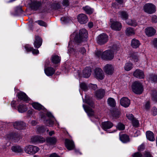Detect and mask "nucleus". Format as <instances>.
Here are the masks:
<instances>
[{"instance_id": "obj_1", "label": "nucleus", "mask_w": 157, "mask_h": 157, "mask_svg": "<svg viewBox=\"0 0 157 157\" xmlns=\"http://www.w3.org/2000/svg\"><path fill=\"white\" fill-rule=\"evenodd\" d=\"M120 49V47L116 44L113 45L110 47V49L108 50L102 52L101 51H97L95 52V55L98 57L106 60H111L114 57V54Z\"/></svg>"}, {"instance_id": "obj_2", "label": "nucleus", "mask_w": 157, "mask_h": 157, "mask_svg": "<svg viewBox=\"0 0 157 157\" xmlns=\"http://www.w3.org/2000/svg\"><path fill=\"white\" fill-rule=\"evenodd\" d=\"M87 32L85 29H81L79 31V34L75 36L74 40L77 43H80L86 40L87 38Z\"/></svg>"}, {"instance_id": "obj_3", "label": "nucleus", "mask_w": 157, "mask_h": 157, "mask_svg": "<svg viewBox=\"0 0 157 157\" xmlns=\"http://www.w3.org/2000/svg\"><path fill=\"white\" fill-rule=\"evenodd\" d=\"M132 91L136 94H140L143 91L142 84L138 81H135L132 83Z\"/></svg>"}, {"instance_id": "obj_4", "label": "nucleus", "mask_w": 157, "mask_h": 157, "mask_svg": "<svg viewBox=\"0 0 157 157\" xmlns=\"http://www.w3.org/2000/svg\"><path fill=\"white\" fill-rule=\"evenodd\" d=\"M144 11L149 14L154 13L156 11V6L151 3H147L143 6Z\"/></svg>"}, {"instance_id": "obj_5", "label": "nucleus", "mask_w": 157, "mask_h": 157, "mask_svg": "<svg viewBox=\"0 0 157 157\" xmlns=\"http://www.w3.org/2000/svg\"><path fill=\"white\" fill-rule=\"evenodd\" d=\"M24 150L27 153L33 155L37 152L39 150V149L36 146L28 145L25 147Z\"/></svg>"}, {"instance_id": "obj_6", "label": "nucleus", "mask_w": 157, "mask_h": 157, "mask_svg": "<svg viewBox=\"0 0 157 157\" xmlns=\"http://www.w3.org/2000/svg\"><path fill=\"white\" fill-rule=\"evenodd\" d=\"M108 40V36L105 33H102L98 36L97 41L98 44L101 45L106 43Z\"/></svg>"}, {"instance_id": "obj_7", "label": "nucleus", "mask_w": 157, "mask_h": 157, "mask_svg": "<svg viewBox=\"0 0 157 157\" xmlns=\"http://www.w3.org/2000/svg\"><path fill=\"white\" fill-rule=\"evenodd\" d=\"M94 76L98 80H101L104 78L105 75L101 68H96L95 70Z\"/></svg>"}, {"instance_id": "obj_8", "label": "nucleus", "mask_w": 157, "mask_h": 157, "mask_svg": "<svg viewBox=\"0 0 157 157\" xmlns=\"http://www.w3.org/2000/svg\"><path fill=\"white\" fill-rule=\"evenodd\" d=\"M103 70L106 74L111 75L113 72L114 68L112 65L107 64L103 68Z\"/></svg>"}, {"instance_id": "obj_9", "label": "nucleus", "mask_w": 157, "mask_h": 157, "mask_svg": "<svg viewBox=\"0 0 157 157\" xmlns=\"http://www.w3.org/2000/svg\"><path fill=\"white\" fill-rule=\"evenodd\" d=\"M133 76L136 78L143 79L145 77L144 71L139 69H136L133 73Z\"/></svg>"}, {"instance_id": "obj_10", "label": "nucleus", "mask_w": 157, "mask_h": 157, "mask_svg": "<svg viewBox=\"0 0 157 157\" xmlns=\"http://www.w3.org/2000/svg\"><path fill=\"white\" fill-rule=\"evenodd\" d=\"M102 128L105 131H106L108 129L111 128L113 125V124L111 122L109 121L103 122L101 124Z\"/></svg>"}, {"instance_id": "obj_11", "label": "nucleus", "mask_w": 157, "mask_h": 157, "mask_svg": "<svg viewBox=\"0 0 157 157\" xmlns=\"http://www.w3.org/2000/svg\"><path fill=\"white\" fill-rule=\"evenodd\" d=\"M31 140L32 143H43L45 139L40 136H34L31 137Z\"/></svg>"}, {"instance_id": "obj_12", "label": "nucleus", "mask_w": 157, "mask_h": 157, "mask_svg": "<svg viewBox=\"0 0 157 157\" xmlns=\"http://www.w3.org/2000/svg\"><path fill=\"white\" fill-rule=\"evenodd\" d=\"M65 143V146L67 149L71 150L74 149L75 146L73 140L66 139Z\"/></svg>"}, {"instance_id": "obj_13", "label": "nucleus", "mask_w": 157, "mask_h": 157, "mask_svg": "<svg viewBox=\"0 0 157 157\" xmlns=\"http://www.w3.org/2000/svg\"><path fill=\"white\" fill-rule=\"evenodd\" d=\"M78 22L81 24H85L88 21L87 16L84 14H81L78 15Z\"/></svg>"}, {"instance_id": "obj_14", "label": "nucleus", "mask_w": 157, "mask_h": 157, "mask_svg": "<svg viewBox=\"0 0 157 157\" xmlns=\"http://www.w3.org/2000/svg\"><path fill=\"white\" fill-rule=\"evenodd\" d=\"M120 102L121 105L125 108L128 107L130 104V100L126 97H123L121 98Z\"/></svg>"}, {"instance_id": "obj_15", "label": "nucleus", "mask_w": 157, "mask_h": 157, "mask_svg": "<svg viewBox=\"0 0 157 157\" xmlns=\"http://www.w3.org/2000/svg\"><path fill=\"white\" fill-rule=\"evenodd\" d=\"M35 40L34 41L33 44L35 48H39L42 44V40L38 36H35Z\"/></svg>"}, {"instance_id": "obj_16", "label": "nucleus", "mask_w": 157, "mask_h": 157, "mask_svg": "<svg viewBox=\"0 0 157 157\" xmlns=\"http://www.w3.org/2000/svg\"><path fill=\"white\" fill-rule=\"evenodd\" d=\"M145 33L148 36H151L155 33L156 30L152 27H148L145 29Z\"/></svg>"}, {"instance_id": "obj_17", "label": "nucleus", "mask_w": 157, "mask_h": 157, "mask_svg": "<svg viewBox=\"0 0 157 157\" xmlns=\"http://www.w3.org/2000/svg\"><path fill=\"white\" fill-rule=\"evenodd\" d=\"M121 23L117 21L113 22L111 25V27L113 29L116 31L120 30L121 28Z\"/></svg>"}, {"instance_id": "obj_18", "label": "nucleus", "mask_w": 157, "mask_h": 157, "mask_svg": "<svg viewBox=\"0 0 157 157\" xmlns=\"http://www.w3.org/2000/svg\"><path fill=\"white\" fill-rule=\"evenodd\" d=\"M13 126L17 129H21L25 126V123L22 121H16L13 123Z\"/></svg>"}, {"instance_id": "obj_19", "label": "nucleus", "mask_w": 157, "mask_h": 157, "mask_svg": "<svg viewBox=\"0 0 157 157\" xmlns=\"http://www.w3.org/2000/svg\"><path fill=\"white\" fill-rule=\"evenodd\" d=\"M83 107L88 116H92L94 115V112L91 108L84 105H83Z\"/></svg>"}, {"instance_id": "obj_20", "label": "nucleus", "mask_w": 157, "mask_h": 157, "mask_svg": "<svg viewBox=\"0 0 157 157\" xmlns=\"http://www.w3.org/2000/svg\"><path fill=\"white\" fill-rule=\"evenodd\" d=\"M18 98L19 99L24 101H27L29 100V98L26 94L23 92L18 93L17 94Z\"/></svg>"}, {"instance_id": "obj_21", "label": "nucleus", "mask_w": 157, "mask_h": 157, "mask_svg": "<svg viewBox=\"0 0 157 157\" xmlns=\"http://www.w3.org/2000/svg\"><path fill=\"white\" fill-rule=\"evenodd\" d=\"M91 72V68L87 67L83 71V76L86 78H88L90 76Z\"/></svg>"}, {"instance_id": "obj_22", "label": "nucleus", "mask_w": 157, "mask_h": 157, "mask_svg": "<svg viewBox=\"0 0 157 157\" xmlns=\"http://www.w3.org/2000/svg\"><path fill=\"white\" fill-rule=\"evenodd\" d=\"M55 70L52 67H48L44 70V72L48 76H52L55 72Z\"/></svg>"}, {"instance_id": "obj_23", "label": "nucleus", "mask_w": 157, "mask_h": 157, "mask_svg": "<svg viewBox=\"0 0 157 157\" xmlns=\"http://www.w3.org/2000/svg\"><path fill=\"white\" fill-rule=\"evenodd\" d=\"M46 141L47 143L49 145H54L57 142V140L55 137H53L47 138Z\"/></svg>"}, {"instance_id": "obj_24", "label": "nucleus", "mask_w": 157, "mask_h": 157, "mask_svg": "<svg viewBox=\"0 0 157 157\" xmlns=\"http://www.w3.org/2000/svg\"><path fill=\"white\" fill-rule=\"evenodd\" d=\"M47 6H46V8L47 9H49L50 8L58 9L60 7V4L57 3L56 4L55 3H51L47 2Z\"/></svg>"}, {"instance_id": "obj_25", "label": "nucleus", "mask_w": 157, "mask_h": 157, "mask_svg": "<svg viewBox=\"0 0 157 157\" xmlns=\"http://www.w3.org/2000/svg\"><path fill=\"white\" fill-rule=\"evenodd\" d=\"M51 59L53 63L58 64L60 61L61 58L57 55H54L52 56Z\"/></svg>"}, {"instance_id": "obj_26", "label": "nucleus", "mask_w": 157, "mask_h": 157, "mask_svg": "<svg viewBox=\"0 0 157 157\" xmlns=\"http://www.w3.org/2000/svg\"><path fill=\"white\" fill-rule=\"evenodd\" d=\"M140 44V43L139 40L135 38L132 40L131 43V45L132 47L134 48H138Z\"/></svg>"}, {"instance_id": "obj_27", "label": "nucleus", "mask_w": 157, "mask_h": 157, "mask_svg": "<svg viewBox=\"0 0 157 157\" xmlns=\"http://www.w3.org/2000/svg\"><path fill=\"white\" fill-rule=\"evenodd\" d=\"M105 93V91L104 90L100 89L97 91L95 93V95L98 98H102Z\"/></svg>"}, {"instance_id": "obj_28", "label": "nucleus", "mask_w": 157, "mask_h": 157, "mask_svg": "<svg viewBox=\"0 0 157 157\" xmlns=\"http://www.w3.org/2000/svg\"><path fill=\"white\" fill-rule=\"evenodd\" d=\"M125 32L126 35L128 36H132L135 34L134 29L131 27H129L127 28Z\"/></svg>"}, {"instance_id": "obj_29", "label": "nucleus", "mask_w": 157, "mask_h": 157, "mask_svg": "<svg viewBox=\"0 0 157 157\" xmlns=\"http://www.w3.org/2000/svg\"><path fill=\"white\" fill-rule=\"evenodd\" d=\"M146 136L147 139L150 141H154L155 139L154 134L151 131H147L146 132Z\"/></svg>"}, {"instance_id": "obj_30", "label": "nucleus", "mask_w": 157, "mask_h": 157, "mask_svg": "<svg viewBox=\"0 0 157 157\" xmlns=\"http://www.w3.org/2000/svg\"><path fill=\"white\" fill-rule=\"evenodd\" d=\"M18 111L21 113L26 112L27 110V107L25 105H20L17 107Z\"/></svg>"}, {"instance_id": "obj_31", "label": "nucleus", "mask_w": 157, "mask_h": 157, "mask_svg": "<svg viewBox=\"0 0 157 157\" xmlns=\"http://www.w3.org/2000/svg\"><path fill=\"white\" fill-rule=\"evenodd\" d=\"M120 140L124 143H126L129 141V136L126 134H123L120 136Z\"/></svg>"}, {"instance_id": "obj_32", "label": "nucleus", "mask_w": 157, "mask_h": 157, "mask_svg": "<svg viewBox=\"0 0 157 157\" xmlns=\"http://www.w3.org/2000/svg\"><path fill=\"white\" fill-rule=\"evenodd\" d=\"M41 3L39 2L35 1L32 3V8L35 10H37L41 6Z\"/></svg>"}, {"instance_id": "obj_33", "label": "nucleus", "mask_w": 157, "mask_h": 157, "mask_svg": "<svg viewBox=\"0 0 157 157\" xmlns=\"http://www.w3.org/2000/svg\"><path fill=\"white\" fill-rule=\"evenodd\" d=\"M119 14L121 17L124 20H126L128 17V15L127 12L124 11H120L119 12Z\"/></svg>"}, {"instance_id": "obj_34", "label": "nucleus", "mask_w": 157, "mask_h": 157, "mask_svg": "<svg viewBox=\"0 0 157 157\" xmlns=\"http://www.w3.org/2000/svg\"><path fill=\"white\" fill-rule=\"evenodd\" d=\"M107 102L109 105L111 107H114L116 105V102L115 100L111 98L108 99Z\"/></svg>"}, {"instance_id": "obj_35", "label": "nucleus", "mask_w": 157, "mask_h": 157, "mask_svg": "<svg viewBox=\"0 0 157 157\" xmlns=\"http://www.w3.org/2000/svg\"><path fill=\"white\" fill-rule=\"evenodd\" d=\"M32 105L34 109L39 110L43 109V106L38 103H33L32 104Z\"/></svg>"}, {"instance_id": "obj_36", "label": "nucleus", "mask_w": 157, "mask_h": 157, "mask_svg": "<svg viewBox=\"0 0 157 157\" xmlns=\"http://www.w3.org/2000/svg\"><path fill=\"white\" fill-rule=\"evenodd\" d=\"M83 10L85 11L86 13L88 14H92L93 11V10L91 8L88 6H86L83 7Z\"/></svg>"}, {"instance_id": "obj_37", "label": "nucleus", "mask_w": 157, "mask_h": 157, "mask_svg": "<svg viewBox=\"0 0 157 157\" xmlns=\"http://www.w3.org/2000/svg\"><path fill=\"white\" fill-rule=\"evenodd\" d=\"M124 69L126 71H130L133 67V65L132 63H127L124 66Z\"/></svg>"}, {"instance_id": "obj_38", "label": "nucleus", "mask_w": 157, "mask_h": 157, "mask_svg": "<svg viewBox=\"0 0 157 157\" xmlns=\"http://www.w3.org/2000/svg\"><path fill=\"white\" fill-rule=\"evenodd\" d=\"M11 149L13 151L16 152H20L22 151V149L20 146H13Z\"/></svg>"}, {"instance_id": "obj_39", "label": "nucleus", "mask_w": 157, "mask_h": 157, "mask_svg": "<svg viewBox=\"0 0 157 157\" xmlns=\"http://www.w3.org/2000/svg\"><path fill=\"white\" fill-rule=\"evenodd\" d=\"M126 22L128 25L133 26H136L137 25L136 21L132 20H127Z\"/></svg>"}, {"instance_id": "obj_40", "label": "nucleus", "mask_w": 157, "mask_h": 157, "mask_svg": "<svg viewBox=\"0 0 157 157\" xmlns=\"http://www.w3.org/2000/svg\"><path fill=\"white\" fill-rule=\"evenodd\" d=\"M84 101L92 107L94 108V103L90 99H86Z\"/></svg>"}, {"instance_id": "obj_41", "label": "nucleus", "mask_w": 157, "mask_h": 157, "mask_svg": "<svg viewBox=\"0 0 157 157\" xmlns=\"http://www.w3.org/2000/svg\"><path fill=\"white\" fill-rule=\"evenodd\" d=\"M150 79L153 82H157V75L153 74L150 75Z\"/></svg>"}, {"instance_id": "obj_42", "label": "nucleus", "mask_w": 157, "mask_h": 157, "mask_svg": "<svg viewBox=\"0 0 157 157\" xmlns=\"http://www.w3.org/2000/svg\"><path fill=\"white\" fill-rule=\"evenodd\" d=\"M130 57L132 58L133 60L135 62H137L138 60V58L137 56V54L136 53H132Z\"/></svg>"}, {"instance_id": "obj_43", "label": "nucleus", "mask_w": 157, "mask_h": 157, "mask_svg": "<svg viewBox=\"0 0 157 157\" xmlns=\"http://www.w3.org/2000/svg\"><path fill=\"white\" fill-rule=\"evenodd\" d=\"M132 124L133 126L135 127H137L139 125V121L136 118H134L132 121Z\"/></svg>"}, {"instance_id": "obj_44", "label": "nucleus", "mask_w": 157, "mask_h": 157, "mask_svg": "<svg viewBox=\"0 0 157 157\" xmlns=\"http://www.w3.org/2000/svg\"><path fill=\"white\" fill-rule=\"evenodd\" d=\"M117 128L120 130H123L125 128V126L123 124L120 123H119L116 126Z\"/></svg>"}, {"instance_id": "obj_45", "label": "nucleus", "mask_w": 157, "mask_h": 157, "mask_svg": "<svg viewBox=\"0 0 157 157\" xmlns=\"http://www.w3.org/2000/svg\"><path fill=\"white\" fill-rule=\"evenodd\" d=\"M16 136L15 134L11 133L7 135L6 137L9 139H13L16 137Z\"/></svg>"}, {"instance_id": "obj_46", "label": "nucleus", "mask_w": 157, "mask_h": 157, "mask_svg": "<svg viewBox=\"0 0 157 157\" xmlns=\"http://www.w3.org/2000/svg\"><path fill=\"white\" fill-rule=\"evenodd\" d=\"M45 128L43 126H38L37 128V131L39 133H43L45 131Z\"/></svg>"}, {"instance_id": "obj_47", "label": "nucleus", "mask_w": 157, "mask_h": 157, "mask_svg": "<svg viewBox=\"0 0 157 157\" xmlns=\"http://www.w3.org/2000/svg\"><path fill=\"white\" fill-rule=\"evenodd\" d=\"M80 86V88L85 91L86 90L88 89V86L85 83H81Z\"/></svg>"}, {"instance_id": "obj_48", "label": "nucleus", "mask_w": 157, "mask_h": 157, "mask_svg": "<svg viewBox=\"0 0 157 157\" xmlns=\"http://www.w3.org/2000/svg\"><path fill=\"white\" fill-rule=\"evenodd\" d=\"M40 25L44 27H46L47 26L46 23L44 21L41 20H38L36 21Z\"/></svg>"}, {"instance_id": "obj_49", "label": "nucleus", "mask_w": 157, "mask_h": 157, "mask_svg": "<svg viewBox=\"0 0 157 157\" xmlns=\"http://www.w3.org/2000/svg\"><path fill=\"white\" fill-rule=\"evenodd\" d=\"M152 100L155 102H157V92H154L152 97Z\"/></svg>"}, {"instance_id": "obj_50", "label": "nucleus", "mask_w": 157, "mask_h": 157, "mask_svg": "<svg viewBox=\"0 0 157 157\" xmlns=\"http://www.w3.org/2000/svg\"><path fill=\"white\" fill-rule=\"evenodd\" d=\"M61 21L63 23L69 22V18L67 17H63L61 18Z\"/></svg>"}, {"instance_id": "obj_51", "label": "nucleus", "mask_w": 157, "mask_h": 157, "mask_svg": "<svg viewBox=\"0 0 157 157\" xmlns=\"http://www.w3.org/2000/svg\"><path fill=\"white\" fill-rule=\"evenodd\" d=\"M120 114V113L119 111L116 110L113 112L112 114L113 117L117 118L119 117Z\"/></svg>"}, {"instance_id": "obj_52", "label": "nucleus", "mask_w": 157, "mask_h": 157, "mask_svg": "<svg viewBox=\"0 0 157 157\" xmlns=\"http://www.w3.org/2000/svg\"><path fill=\"white\" fill-rule=\"evenodd\" d=\"M126 117L130 121H132L134 118V116L132 114L128 113L126 114Z\"/></svg>"}, {"instance_id": "obj_53", "label": "nucleus", "mask_w": 157, "mask_h": 157, "mask_svg": "<svg viewBox=\"0 0 157 157\" xmlns=\"http://www.w3.org/2000/svg\"><path fill=\"white\" fill-rule=\"evenodd\" d=\"M150 103L149 101H148L144 105V108L147 110L149 109L150 108Z\"/></svg>"}, {"instance_id": "obj_54", "label": "nucleus", "mask_w": 157, "mask_h": 157, "mask_svg": "<svg viewBox=\"0 0 157 157\" xmlns=\"http://www.w3.org/2000/svg\"><path fill=\"white\" fill-rule=\"evenodd\" d=\"M142 156V155L139 152H136L132 155L133 157H141Z\"/></svg>"}, {"instance_id": "obj_55", "label": "nucleus", "mask_w": 157, "mask_h": 157, "mask_svg": "<svg viewBox=\"0 0 157 157\" xmlns=\"http://www.w3.org/2000/svg\"><path fill=\"white\" fill-rule=\"evenodd\" d=\"M25 47L26 50L28 52L32 51V50L33 49V48L29 45H26Z\"/></svg>"}, {"instance_id": "obj_56", "label": "nucleus", "mask_w": 157, "mask_h": 157, "mask_svg": "<svg viewBox=\"0 0 157 157\" xmlns=\"http://www.w3.org/2000/svg\"><path fill=\"white\" fill-rule=\"evenodd\" d=\"M152 44L154 47L157 48V38L154 39L152 41Z\"/></svg>"}, {"instance_id": "obj_57", "label": "nucleus", "mask_w": 157, "mask_h": 157, "mask_svg": "<svg viewBox=\"0 0 157 157\" xmlns=\"http://www.w3.org/2000/svg\"><path fill=\"white\" fill-rule=\"evenodd\" d=\"M151 21L153 22H157V17L155 15H153L151 17Z\"/></svg>"}, {"instance_id": "obj_58", "label": "nucleus", "mask_w": 157, "mask_h": 157, "mask_svg": "<svg viewBox=\"0 0 157 157\" xmlns=\"http://www.w3.org/2000/svg\"><path fill=\"white\" fill-rule=\"evenodd\" d=\"M63 5L65 6H67L69 5L68 0H63Z\"/></svg>"}, {"instance_id": "obj_59", "label": "nucleus", "mask_w": 157, "mask_h": 157, "mask_svg": "<svg viewBox=\"0 0 157 157\" xmlns=\"http://www.w3.org/2000/svg\"><path fill=\"white\" fill-rule=\"evenodd\" d=\"M152 114L154 116L157 114V109L155 107H153L152 109Z\"/></svg>"}, {"instance_id": "obj_60", "label": "nucleus", "mask_w": 157, "mask_h": 157, "mask_svg": "<svg viewBox=\"0 0 157 157\" xmlns=\"http://www.w3.org/2000/svg\"><path fill=\"white\" fill-rule=\"evenodd\" d=\"M47 122L49 126H52L53 124V121L49 119L47 121Z\"/></svg>"}, {"instance_id": "obj_61", "label": "nucleus", "mask_w": 157, "mask_h": 157, "mask_svg": "<svg viewBox=\"0 0 157 157\" xmlns=\"http://www.w3.org/2000/svg\"><path fill=\"white\" fill-rule=\"evenodd\" d=\"M79 52L82 55H84L86 53V50L84 48H82L79 49Z\"/></svg>"}, {"instance_id": "obj_62", "label": "nucleus", "mask_w": 157, "mask_h": 157, "mask_svg": "<svg viewBox=\"0 0 157 157\" xmlns=\"http://www.w3.org/2000/svg\"><path fill=\"white\" fill-rule=\"evenodd\" d=\"M144 145L142 144L138 147V150L139 151H142L144 149Z\"/></svg>"}, {"instance_id": "obj_63", "label": "nucleus", "mask_w": 157, "mask_h": 157, "mask_svg": "<svg viewBox=\"0 0 157 157\" xmlns=\"http://www.w3.org/2000/svg\"><path fill=\"white\" fill-rule=\"evenodd\" d=\"M49 157H60L56 153H53L51 154L50 156Z\"/></svg>"}, {"instance_id": "obj_64", "label": "nucleus", "mask_w": 157, "mask_h": 157, "mask_svg": "<svg viewBox=\"0 0 157 157\" xmlns=\"http://www.w3.org/2000/svg\"><path fill=\"white\" fill-rule=\"evenodd\" d=\"M144 157H152L149 152H146L144 155Z\"/></svg>"}]
</instances>
